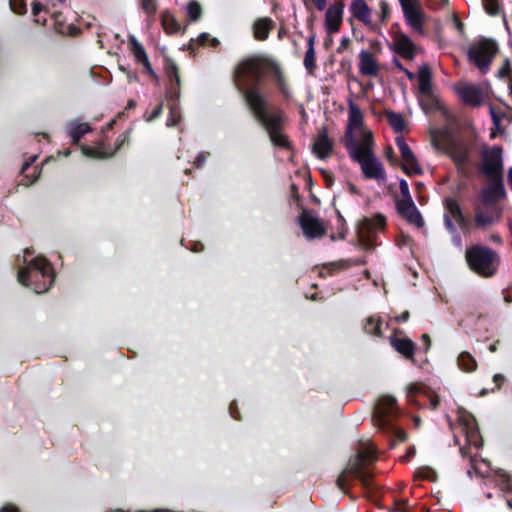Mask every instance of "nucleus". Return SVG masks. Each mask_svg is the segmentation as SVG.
Returning a JSON list of instances; mask_svg holds the SVG:
<instances>
[{"instance_id": "nucleus-62", "label": "nucleus", "mask_w": 512, "mask_h": 512, "mask_svg": "<svg viewBox=\"0 0 512 512\" xmlns=\"http://www.w3.org/2000/svg\"><path fill=\"white\" fill-rule=\"evenodd\" d=\"M429 401H430V405L433 409L437 408V406L439 405L438 397H432L429 399Z\"/></svg>"}, {"instance_id": "nucleus-59", "label": "nucleus", "mask_w": 512, "mask_h": 512, "mask_svg": "<svg viewBox=\"0 0 512 512\" xmlns=\"http://www.w3.org/2000/svg\"><path fill=\"white\" fill-rule=\"evenodd\" d=\"M408 319H409V312L408 311H405V312H403L402 314H400L399 316L396 317V320L398 322H406Z\"/></svg>"}, {"instance_id": "nucleus-36", "label": "nucleus", "mask_w": 512, "mask_h": 512, "mask_svg": "<svg viewBox=\"0 0 512 512\" xmlns=\"http://www.w3.org/2000/svg\"><path fill=\"white\" fill-rule=\"evenodd\" d=\"M186 12L190 21H198L202 15L201 5L197 1L192 0L188 3L186 7Z\"/></svg>"}, {"instance_id": "nucleus-17", "label": "nucleus", "mask_w": 512, "mask_h": 512, "mask_svg": "<svg viewBox=\"0 0 512 512\" xmlns=\"http://www.w3.org/2000/svg\"><path fill=\"white\" fill-rule=\"evenodd\" d=\"M396 410V399L393 396H382L375 407L374 418L376 425L385 427L389 424L388 417L394 415Z\"/></svg>"}, {"instance_id": "nucleus-54", "label": "nucleus", "mask_w": 512, "mask_h": 512, "mask_svg": "<svg viewBox=\"0 0 512 512\" xmlns=\"http://www.w3.org/2000/svg\"><path fill=\"white\" fill-rule=\"evenodd\" d=\"M209 39H210V35L208 33H201L198 36L197 41L199 44L204 45L207 42H209Z\"/></svg>"}, {"instance_id": "nucleus-37", "label": "nucleus", "mask_w": 512, "mask_h": 512, "mask_svg": "<svg viewBox=\"0 0 512 512\" xmlns=\"http://www.w3.org/2000/svg\"><path fill=\"white\" fill-rule=\"evenodd\" d=\"M364 330L372 335H381V321L376 317H369L364 324Z\"/></svg>"}, {"instance_id": "nucleus-29", "label": "nucleus", "mask_w": 512, "mask_h": 512, "mask_svg": "<svg viewBox=\"0 0 512 512\" xmlns=\"http://www.w3.org/2000/svg\"><path fill=\"white\" fill-rule=\"evenodd\" d=\"M90 131L91 127L87 123L71 121L68 124L67 133L70 136L73 144H77L79 140Z\"/></svg>"}, {"instance_id": "nucleus-57", "label": "nucleus", "mask_w": 512, "mask_h": 512, "mask_svg": "<svg viewBox=\"0 0 512 512\" xmlns=\"http://www.w3.org/2000/svg\"><path fill=\"white\" fill-rule=\"evenodd\" d=\"M314 4L319 11H322L327 5V0H314Z\"/></svg>"}, {"instance_id": "nucleus-45", "label": "nucleus", "mask_w": 512, "mask_h": 512, "mask_svg": "<svg viewBox=\"0 0 512 512\" xmlns=\"http://www.w3.org/2000/svg\"><path fill=\"white\" fill-rule=\"evenodd\" d=\"M421 392V388L417 384H410L407 387V398L410 402L418 403L419 401L414 399V396Z\"/></svg>"}, {"instance_id": "nucleus-39", "label": "nucleus", "mask_w": 512, "mask_h": 512, "mask_svg": "<svg viewBox=\"0 0 512 512\" xmlns=\"http://www.w3.org/2000/svg\"><path fill=\"white\" fill-rule=\"evenodd\" d=\"M180 111L176 104L170 106L169 118L167 119V126L172 127L177 125L180 121Z\"/></svg>"}, {"instance_id": "nucleus-46", "label": "nucleus", "mask_w": 512, "mask_h": 512, "mask_svg": "<svg viewBox=\"0 0 512 512\" xmlns=\"http://www.w3.org/2000/svg\"><path fill=\"white\" fill-rule=\"evenodd\" d=\"M445 228L449 231L450 234L455 233L457 231L455 225L453 224V218L449 212L443 216Z\"/></svg>"}, {"instance_id": "nucleus-64", "label": "nucleus", "mask_w": 512, "mask_h": 512, "mask_svg": "<svg viewBox=\"0 0 512 512\" xmlns=\"http://www.w3.org/2000/svg\"><path fill=\"white\" fill-rule=\"evenodd\" d=\"M507 180H508L509 186L512 189V167L508 170Z\"/></svg>"}, {"instance_id": "nucleus-6", "label": "nucleus", "mask_w": 512, "mask_h": 512, "mask_svg": "<svg viewBox=\"0 0 512 512\" xmlns=\"http://www.w3.org/2000/svg\"><path fill=\"white\" fill-rule=\"evenodd\" d=\"M498 51L497 42L493 39L483 38L478 42L472 44L468 51V59L474 64L483 74H486L491 62Z\"/></svg>"}, {"instance_id": "nucleus-13", "label": "nucleus", "mask_w": 512, "mask_h": 512, "mask_svg": "<svg viewBox=\"0 0 512 512\" xmlns=\"http://www.w3.org/2000/svg\"><path fill=\"white\" fill-rule=\"evenodd\" d=\"M396 145L403 159L402 169L408 175H418L422 173V168L418 163L416 156L410 149L402 136L396 137Z\"/></svg>"}, {"instance_id": "nucleus-22", "label": "nucleus", "mask_w": 512, "mask_h": 512, "mask_svg": "<svg viewBox=\"0 0 512 512\" xmlns=\"http://www.w3.org/2000/svg\"><path fill=\"white\" fill-rule=\"evenodd\" d=\"M130 50L135 58V60L142 64L147 72L153 74L154 71L152 69L151 63L148 59L147 53L144 47L139 43L134 35L129 36Z\"/></svg>"}, {"instance_id": "nucleus-21", "label": "nucleus", "mask_w": 512, "mask_h": 512, "mask_svg": "<svg viewBox=\"0 0 512 512\" xmlns=\"http://www.w3.org/2000/svg\"><path fill=\"white\" fill-rule=\"evenodd\" d=\"M312 150L319 159H326L331 154L333 150V144L328 136L326 128H322L319 131L317 137L314 140Z\"/></svg>"}, {"instance_id": "nucleus-1", "label": "nucleus", "mask_w": 512, "mask_h": 512, "mask_svg": "<svg viewBox=\"0 0 512 512\" xmlns=\"http://www.w3.org/2000/svg\"><path fill=\"white\" fill-rule=\"evenodd\" d=\"M263 72L259 58L253 56L241 61L235 68L234 81L255 119L265 128L271 142L278 147H288V140L281 133V116L268 111V102L256 86H248L249 81H257Z\"/></svg>"}, {"instance_id": "nucleus-23", "label": "nucleus", "mask_w": 512, "mask_h": 512, "mask_svg": "<svg viewBox=\"0 0 512 512\" xmlns=\"http://www.w3.org/2000/svg\"><path fill=\"white\" fill-rule=\"evenodd\" d=\"M349 11L354 18L363 24L371 23V10L365 0H352Z\"/></svg>"}, {"instance_id": "nucleus-55", "label": "nucleus", "mask_w": 512, "mask_h": 512, "mask_svg": "<svg viewBox=\"0 0 512 512\" xmlns=\"http://www.w3.org/2000/svg\"><path fill=\"white\" fill-rule=\"evenodd\" d=\"M452 240H453V243L457 246V247H461L462 246V240H461V236L460 234L458 233V231H456L455 233H452Z\"/></svg>"}, {"instance_id": "nucleus-27", "label": "nucleus", "mask_w": 512, "mask_h": 512, "mask_svg": "<svg viewBox=\"0 0 512 512\" xmlns=\"http://www.w3.org/2000/svg\"><path fill=\"white\" fill-rule=\"evenodd\" d=\"M124 140H117V146L116 149L112 152H107L105 150V146L103 144H99L97 147H91V146H82V153L86 157L90 158H97V159H105L112 157L116 150L120 148V146L123 144Z\"/></svg>"}, {"instance_id": "nucleus-52", "label": "nucleus", "mask_w": 512, "mask_h": 512, "mask_svg": "<svg viewBox=\"0 0 512 512\" xmlns=\"http://www.w3.org/2000/svg\"><path fill=\"white\" fill-rule=\"evenodd\" d=\"M509 72V60L506 59L504 65L499 69L498 74L500 77H505Z\"/></svg>"}, {"instance_id": "nucleus-14", "label": "nucleus", "mask_w": 512, "mask_h": 512, "mask_svg": "<svg viewBox=\"0 0 512 512\" xmlns=\"http://www.w3.org/2000/svg\"><path fill=\"white\" fill-rule=\"evenodd\" d=\"M298 221L305 237L308 239L321 237L325 233L322 221L309 211H303Z\"/></svg>"}, {"instance_id": "nucleus-42", "label": "nucleus", "mask_w": 512, "mask_h": 512, "mask_svg": "<svg viewBox=\"0 0 512 512\" xmlns=\"http://www.w3.org/2000/svg\"><path fill=\"white\" fill-rule=\"evenodd\" d=\"M415 475L418 477V478H421V479H427V480H430V481H434L436 476H435V471L429 467H421L419 468Z\"/></svg>"}, {"instance_id": "nucleus-10", "label": "nucleus", "mask_w": 512, "mask_h": 512, "mask_svg": "<svg viewBox=\"0 0 512 512\" xmlns=\"http://www.w3.org/2000/svg\"><path fill=\"white\" fill-rule=\"evenodd\" d=\"M455 91L464 104L472 107L482 105L486 99V93L481 85L460 84L455 87Z\"/></svg>"}, {"instance_id": "nucleus-25", "label": "nucleus", "mask_w": 512, "mask_h": 512, "mask_svg": "<svg viewBox=\"0 0 512 512\" xmlns=\"http://www.w3.org/2000/svg\"><path fill=\"white\" fill-rule=\"evenodd\" d=\"M443 203L445 210L451 214L453 220L462 230H465L468 227V221L463 215L458 202L455 199L448 197L444 199Z\"/></svg>"}, {"instance_id": "nucleus-28", "label": "nucleus", "mask_w": 512, "mask_h": 512, "mask_svg": "<svg viewBox=\"0 0 512 512\" xmlns=\"http://www.w3.org/2000/svg\"><path fill=\"white\" fill-rule=\"evenodd\" d=\"M392 347L405 358H413L415 344L408 338H392Z\"/></svg>"}, {"instance_id": "nucleus-63", "label": "nucleus", "mask_w": 512, "mask_h": 512, "mask_svg": "<svg viewBox=\"0 0 512 512\" xmlns=\"http://www.w3.org/2000/svg\"><path fill=\"white\" fill-rule=\"evenodd\" d=\"M209 43H210V45H211L212 47H216V46H218V45H219V43H220V42H219V40H218L217 38H214V37H213V38H211V37H210V39H209Z\"/></svg>"}, {"instance_id": "nucleus-49", "label": "nucleus", "mask_w": 512, "mask_h": 512, "mask_svg": "<svg viewBox=\"0 0 512 512\" xmlns=\"http://www.w3.org/2000/svg\"><path fill=\"white\" fill-rule=\"evenodd\" d=\"M208 156H209V153H206V152H200V153L197 155L196 159H195V165H196V167L201 168V167L204 165V163H205V161H206V159H207V157H208Z\"/></svg>"}, {"instance_id": "nucleus-47", "label": "nucleus", "mask_w": 512, "mask_h": 512, "mask_svg": "<svg viewBox=\"0 0 512 512\" xmlns=\"http://www.w3.org/2000/svg\"><path fill=\"white\" fill-rule=\"evenodd\" d=\"M399 190H400V193H401V198L400 199H412L410 191H409V186H408V183H407L406 180H404V179L400 180V182H399Z\"/></svg>"}, {"instance_id": "nucleus-8", "label": "nucleus", "mask_w": 512, "mask_h": 512, "mask_svg": "<svg viewBox=\"0 0 512 512\" xmlns=\"http://www.w3.org/2000/svg\"><path fill=\"white\" fill-rule=\"evenodd\" d=\"M480 171L487 179L503 178V150L500 146L483 149Z\"/></svg>"}, {"instance_id": "nucleus-3", "label": "nucleus", "mask_w": 512, "mask_h": 512, "mask_svg": "<svg viewBox=\"0 0 512 512\" xmlns=\"http://www.w3.org/2000/svg\"><path fill=\"white\" fill-rule=\"evenodd\" d=\"M24 266L19 268L18 281L26 287H30L35 293L48 291L54 282V273L46 258L38 256L27 260L24 258Z\"/></svg>"}, {"instance_id": "nucleus-61", "label": "nucleus", "mask_w": 512, "mask_h": 512, "mask_svg": "<svg viewBox=\"0 0 512 512\" xmlns=\"http://www.w3.org/2000/svg\"><path fill=\"white\" fill-rule=\"evenodd\" d=\"M393 64L401 71L405 70V67L402 65L400 60L397 57L393 58Z\"/></svg>"}, {"instance_id": "nucleus-41", "label": "nucleus", "mask_w": 512, "mask_h": 512, "mask_svg": "<svg viewBox=\"0 0 512 512\" xmlns=\"http://www.w3.org/2000/svg\"><path fill=\"white\" fill-rule=\"evenodd\" d=\"M11 10L19 15H23L27 12L25 0H10L9 1Z\"/></svg>"}, {"instance_id": "nucleus-2", "label": "nucleus", "mask_w": 512, "mask_h": 512, "mask_svg": "<svg viewBox=\"0 0 512 512\" xmlns=\"http://www.w3.org/2000/svg\"><path fill=\"white\" fill-rule=\"evenodd\" d=\"M349 157L359 164L363 175L368 179L385 181V169L374 152L372 132H363L361 143L346 149Z\"/></svg>"}, {"instance_id": "nucleus-5", "label": "nucleus", "mask_w": 512, "mask_h": 512, "mask_svg": "<svg viewBox=\"0 0 512 512\" xmlns=\"http://www.w3.org/2000/svg\"><path fill=\"white\" fill-rule=\"evenodd\" d=\"M376 459L375 450L372 446L361 450L354 458L350 459L344 471L336 480L337 486L344 491L347 475H353L359 479L364 486L370 483V474L364 470L366 463L373 462Z\"/></svg>"}, {"instance_id": "nucleus-51", "label": "nucleus", "mask_w": 512, "mask_h": 512, "mask_svg": "<svg viewBox=\"0 0 512 512\" xmlns=\"http://www.w3.org/2000/svg\"><path fill=\"white\" fill-rule=\"evenodd\" d=\"M44 6L42 3L34 1L32 4V14L33 16H37L41 11H43Z\"/></svg>"}, {"instance_id": "nucleus-50", "label": "nucleus", "mask_w": 512, "mask_h": 512, "mask_svg": "<svg viewBox=\"0 0 512 512\" xmlns=\"http://www.w3.org/2000/svg\"><path fill=\"white\" fill-rule=\"evenodd\" d=\"M394 434L399 442H404L407 440V434L401 429H394Z\"/></svg>"}, {"instance_id": "nucleus-43", "label": "nucleus", "mask_w": 512, "mask_h": 512, "mask_svg": "<svg viewBox=\"0 0 512 512\" xmlns=\"http://www.w3.org/2000/svg\"><path fill=\"white\" fill-rule=\"evenodd\" d=\"M485 11L490 15L498 14L500 7L498 0H482Z\"/></svg>"}, {"instance_id": "nucleus-11", "label": "nucleus", "mask_w": 512, "mask_h": 512, "mask_svg": "<svg viewBox=\"0 0 512 512\" xmlns=\"http://www.w3.org/2000/svg\"><path fill=\"white\" fill-rule=\"evenodd\" d=\"M391 51L407 60H413L416 56L417 47L410 37L402 32H396L388 44Z\"/></svg>"}, {"instance_id": "nucleus-4", "label": "nucleus", "mask_w": 512, "mask_h": 512, "mask_svg": "<svg viewBox=\"0 0 512 512\" xmlns=\"http://www.w3.org/2000/svg\"><path fill=\"white\" fill-rule=\"evenodd\" d=\"M465 259L470 270L484 278L495 275L500 264L499 255L494 250L479 244L466 249Z\"/></svg>"}, {"instance_id": "nucleus-34", "label": "nucleus", "mask_w": 512, "mask_h": 512, "mask_svg": "<svg viewBox=\"0 0 512 512\" xmlns=\"http://www.w3.org/2000/svg\"><path fill=\"white\" fill-rule=\"evenodd\" d=\"M458 366L465 372H472L477 367L474 357L468 352H462L457 359Z\"/></svg>"}, {"instance_id": "nucleus-7", "label": "nucleus", "mask_w": 512, "mask_h": 512, "mask_svg": "<svg viewBox=\"0 0 512 512\" xmlns=\"http://www.w3.org/2000/svg\"><path fill=\"white\" fill-rule=\"evenodd\" d=\"M363 120V113L360 107L350 100L348 103V124L343 141L346 149L361 143L363 132H371L363 127Z\"/></svg>"}, {"instance_id": "nucleus-40", "label": "nucleus", "mask_w": 512, "mask_h": 512, "mask_svg": "<svg viewBox=\"0 0 512 512\" xmlns=\"http://www.w3.org/2000/svg\"><path fill=\"white\" fill-rule=\"evenodd\" d=\"M140 6L148 16L154 15L157 11L156 0H140Z\"/></svg>"}, {"instance_id": "nucleus-44", "label": "nucleus", "mask_w": 512, "mask_h": 512, "mask_svg": "<svg viewBox=\"0 0 512 512\" xmlns=\"http://www.w3.org/2000/svg\"><path fill=\"white\" fill-rule=\"evenodd\" d=\"M385 217L382 215H376L371 220H368V227L373 230L383 229L385 226Z\"/></svg>"}, {"instance_id": "nucleus-48", "label": "nucleus", "mask_w": 512, "mask_h": 512, "mask_svg": "<svg viewBox=\"0 0 512 512\" xmlns=\"http://www.w3.org/2000/svg\"><path fill=\"white\" fill-rule=\"evenodd\" d=\"M489 113L491 115V118H492L495 128L498 130L500 127V123H501V116L496 113V111L492 105H489Z\"/></svg>"}, {"instance_id": "nucleus-12", "label": "nucleus", "mask_w": 512, "mask_h": 512, "mask_svg": "<svg viewBox=\"0 0 512 512\" xmlns=\"http://www.w3.org/2000/svg\"><path fill=\"white\" fill-rule=\"evenodd\" d=\"M459 425L465 435L467 445L479 449L482 446V440L474 416L469 413L460 414Z\"/></svg>"}, {"instance_id": "nucleus-58", "label": "nucleus", "mask_w": 512, "mask_h": 512, "mask_svg": "<svg viewBox=\"0 0 512 512\" xmlns=\"http://www.w3.org/2000/svg\"><path fill=\"white\" fill-rule=\"evenodd\" d=\"M36 159H37V156H36V155H34V156H32V157L30 158V161L25 162V163L23 164L22 168H21V172H22V173H24V172H25V171H26V170L31 166V164L35 162V160H36Z\"/></svg>"}, {"instance_id": "nucleus-20", "label": "nucleus", "mask_w": 512, "mask_h": 512, "mask_svg": "<svg viewBox=\"0 0 512 512\" xmlns=\"http://www.w3.org/2000/svg\"><path fill=\"white\" fill-rule=\"evenodd\" d=\"M359 72L367 77H376L379 73V64L373 54L368 50L359 53Z\"/></svg>"}, {"instance_id": "nucleus-35", "label": "nucleus", "mask_w": 512, "mask_h": 512, "mask_svg": "<svg viewBox=\"0 0 512 512\" xmlns=\"http://www.w3.org/2000/svg\"><path fill=\"white\" fill-rule=\"evenodd\" d=\"M496 474L500 488L505 492H512V475L502 469L497 470Z\"/></svg>"}, {"instance_id": "nucleus-30", "label": "nucleus", "mask_w": 512, "mask_h": 512, "mask_svg": "<svg viewBox=\"0 0 512 512\" xmlns=\"http://www.w3.org/2000/svg\"><path fill=\"white\" fill-rule=\"evenodd\" d=\"M460 452L463 457H468V448L466 446L461 447ZM469 458H470L471 467L474 470V472L476 474L484 477L489 468L488 462L484 459H478L476 456L469 455Z\"/></svg>"}, {"instance_id": "nucleus-15", "label": "nucleus", "mask_w": 512, "mask_h": 512, "mask_svg": "<svg viewBox=\"0 0 512 512\" xmlns=\"http://www.w3.org/2000/svg\"><path fill=\"white\" fill-rule=\"evenodd\" d=\"M488 185L482 189L480 199L484 205L492 206L499 200L506 198L503 178L487 179Z\"/></svg>"}, {"instance_id": "nucleus-31", "label": "nucleus", "mask_w": 512, "mask_h": 512, "mask_svg": "<svg viewBox=\"0 0 512 512\" xmlns=\"http://www.w3.org/2000/svg\"><path fill=\"white\" fill-rule=\"evenodd\" d=\"M315 39H316V36L315 34H312L308 37L307 39V50H306V53H305V56H304V61H303V64H304V67L306 68V70L308 72H313V70L315 69L316 67V64H315Z\"/></svg>"}, {"instance_id": "nucleus-9", "label": "nucleus", "mask_w": 512, "mask_h": 512, "mask_svg": "<svg viewBox=\"0 0 512 512\" xmlns=\"http://www.w3.org/2000/svg\"><path fill=\"white\" fill-rule=\"evenodd\" d=\"M407 24L420 35H425L423 28L424 12L419 6L418 0H398Z\"/></svg>"}, {"instance_id": "nucleus-32", "label": "nucleus", "mask_w": 512, "mask_h": 512, "mask_svg": "<svg viewBox=\"0 0 512 512\" xmlns=\"http://www.w3.org/2000/svg\"><path fill=\"white\" fill-rule=\"evenodd\" d=\"M161 22L164 30L169 34L177 33L181 28L175 16L168 10L162 13Z\"/></svg>"}, {"instance_id": "nucleus-26", "label": "nucleus", "mask_w": 512, "mask_h": 512, "mask_svg": "<svg viewBox=\"0 0 512 512\" xmlns=\"http://www.w3.org/2000/svg\"><path fill=\"white\" fill-rule=\"evenodd\" d=\"M273 28V21L269 17H263L257 19L252 26L253 36L256 40L263 41L269 36L271 29Z\"/></svg>"}, {"instance_id": "nucleus-60", "label": "nucleus", "mask_w": 512, "mask_h": 512, "mask_svg": "<svg viewBox=\"0 0 512 512\" xmlns=\"http://www.w3.org/2000/svg\"><path fill=\"white\" fill-rule=\"evenodd\" d=\"M421 340L425 344V350H428L430 347V338L427 334H423Z\"/></svg>"}, {"instance_id": "nucleus-56", "label": "nucleus", "mask_w": 512, "mask_h": 512, "mask_svg": "<svg viewBox=\"0 0 512 512\" xmlns=\"http://www.w3.org/2000/svg\"><path fill=\"white\" fill-rule=\"evenodd\" d=\"M493 381L496 384L497 388H499L504 381V376L502 374H495L493 377Z\"/></svg>"}, {"instance_id": "nucleus-53", "label": "nucleus", "mask_w": 512, "mask_h": 512, "mask_svg": "<svg viewBox=\"0 0 512 512\" xmlns=\"http://www.w3.org/2000/svg\"><path fill=\"white\" fill-rule=\"evenodd\" d=\"M162 112V104H159L152 112L151 116L149 117L148 121H152L156 119Z\"/></svg>"}, {"instance_id": "nucleus-38", "label": "nucleus", "mask_w": 512, "mask_h": 512, "mask_svg": "<svg viewBox=\"0 0 512 512\" xmlns=\"http://www.w3.org/2000/svg\"><path fill=\"white\" fill-rule=\"evenodd\" d=\"M166 74L171 82V90H173V85H179L180 79L178 75V68L174 63H169L166 65Z\"/></svg>"}, {"instance_id": "nucleus-16", "label": "nucleus", "mask_w": 512, "mask_h": 512, "mask_svg": "<svg viewBox=\"0 0 512 512\" xmlns=\"http://www.w3.org/2000/svg\"><path fill=\"white\" fill-rule=\"evenodd\" d=\"M501 216V209L488 205H476L474 207V222L477 228L486 227L498 222Z\"/></svg>"}, {"instance_id": "nucleus-19", "label": "nucleus", "mask_w": 512, "mask_h": 512, "mask_svg": "<svg viewBox=\"0 0 512 512\" xmlns=\"http://www.w3.org/2000/svg\"><path fill=\"white\" fill-rule=\"evenodd\" d=\"M396 208L398 213L409 223L419 228L424 225L423 218L413 202V199H397Z\"/></svg>"}, {"instance_id": "nucleus-24", "label": "nucleus", "mask_w": 512, "mask_h": 512, "mask_svg": "<svg viewBox=\"0 0 512 512\" xmlns=\"http://www.w3.org/2000/svg\"><path fill=\"white\" fill-rule=\"evenodd\" d=\"M418 89L424 96L432 94V72L427 64H423L418 70Z\"/></svg>"}, {"instance_id": "nucleus-18", "label": "nucleus", "mask_w": 512, "mask_h": 512, "mask_svg": "<svg viewBox=\"0 0 512 512\" xmlns=\"http://www.w3.org/2000/svg\"><path fill=\"white\" fill-rule=\"evenodd\" d=\"M343 1H337L329 5L325 13V29L329 34L337 33L341 27L344 13Z\"/></svg>"}, {"instance_id": "nucleus-33", "label": "nucleus", "mask_w": 512, "mask_h": 512, "mask_svg": "<svg viewBox=\"0 0 512 512\" xmlns=\"http://www.w3.org/2000/svg\"><path fill=\"white\" fill-rule=\"evenodd\" d=\"M386 118L395 132H402L406 128V122L400 113L394 111H387Z\"/></svg>"}]
</instances>
